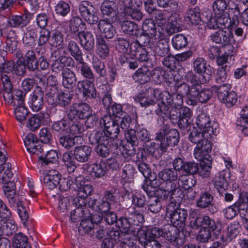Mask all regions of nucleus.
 <instances>
[{
    "mask_svg": "<svg viewBox=\"0 0 248 248\" xmlns=\"http://www.w3.org/2000/svg\"><path fill=\"white\" fill-rule=\"evenodd\" d=\"M1 183L4 185L3 186V192L8 199L10 206L14 210H17L22 223L24 227H26L29 218V213L24 202L19 198V195L16 193V186L15 183L12 179H10V181L8 180L5 183Z\"/></svg>",
    "mask_w": 248,
    "mask_h": 248,
    "instance_id": "obj_1",
    "label": "nucleus"
},
{
    "mask_svg": "<svg viewBox=\"0 0 248 248\" xmlns=\"http://www.w3.org/2000/svg\"><path fill=\"white\" fill-rule=\"evenodd\" d=\"M156 143L152 142L151 146L154 149H159L162 153L167 152L170 146H177L180 140V135L176 129L170 128L168 124H164L158 132L155 139Z\"/></svg>",
    "mask_w": 248,
    "mask_h": 248,
    "instance_id": "obj_2",
    "label": "nucleus"
},
{
    "mask_svg": "<svg viewBox=\"0 0 248 248\" xmlns=\"http://www.w3.org/2000/svg\"><path fill=\"white\" fill-rule=\"evenodd\" d=\"M52 131L59 133H68L73 136L80 134L84 131L82 123L74 118L63 117L58 121H54L51 125Z\"/></svg>",
    "mask_w": 248,
    "mask_h": 248,
    "instance_id": "obj_3",
    "label": "nucleus"
},
{
    "mask_svg": "<svg viewBox=\"0 0 248 248\" xmlns=\"http://www.w3.org/2000/svg\"><path fill=\"white\" fill-rule=\"evenodd\" d=\"M169 118L173 124H176L181 130H185L191 123L192 111L187 107H171Z\"/></svg>",
    "mask_w": 248,
    "mask_h": 248,
    "instance_id": "obj_4",
    "label": "nucleus"
},
{
    "mask_svg": "<svg viewBox=\"0 0 248 248\" xmlns=\"http://www.w3.org/2000/svg\"><path fill=\"white\" fill-rule=\"evenodd\" d=\"M166 214L168 215L172 225L179 227H184L187 217V211L179 207L175 200H171L166 207Z\"/></svg>",
    "mask_w": 248,
    "mask_h": 248,
    "instance_id": "obj_5",
    "label": "nucleus"
},
{
    "mask_svg": "<svg viewBox=\"0 0 248 248\" xmlns=\"http://www.w3.org/2000/svg\"><path fill=\"white\" fill-rule=\"evenodd\" d=\"M172 93L168 91H162L159 89L156 88L154 91V98L156 101H160L157 103V108L155 112L158 116H160L163 113L166 114L168 112L169 109L173 105Z\"/></svg>",
    "mask_w": 248,
    "mask_h": 248,
    "instance_id": "obj_6",
    "label": "nucleus"
},
{
    "mask_svg": "<svg viewBox=\"0 0 248 248\" xmlns=\"http://www.w3.org/2000/svg\"><path fill=\"white\" fill-rule=\"evenodd\" d=\"M200 163L194 161H186L184 172L187 175H194L198 174L202 178L208 177L211 173L212 166L210 163L200 160Z\"/></svg>",
    "mask_w": 248,
    "mask_h": 248,
    "instance_id": "obj_7",
    "label": "nucleus"
},
{
    "mask_svg": "<svg viewBox=\"0 0 248 248\" xmlns=\"http://www.w3.org/2000/svg\"><path fill=\"white\" fill-rule=\"evenodd\" d=\"M154 90H156V88L149 87L139 92L133 97V99L136 103H139L142 108H149L151 113L155 111L156 108V107L154 108H153L155 106H157V101L152 98V97H154Z\"/></svg>",
    "mask_w": 248,
    "mask_h": 248,
    "instance_id": "obj_8",
    "label": "nucleus"
},
{
    "mask_svg": "<svg viewBox=\"0 0 248 248\" xmlns=\"http://www.w3.org/2000/svg\"><path fill=\"white\" fill-rule=\"evenodd\" d=\"M196 124L199 129L207 133V137L213 138V136H217L219 132L218 124L212 122L209 115L205 112H202L198 115Z\"/></svg>",
    "mask_w": 248,
    "mask_h": 248,
    "instance_id": "obj_9",
    "label": "nucleus"
},
{
    "mask_svg": "<svg viewBox=\"0 0 248 248\" xmlns=\"http://www.w3.org/2000/svg\"><path fill=\"white\" fill-rule=\"evenodd\" d=\"M210 37L213 42L222 46L232 45L236 42L232 29H219L211 34Z\"/></svg>",
    "mask_w": 248,
    "mask_h": 248,
    "instance_id": "obj_10",
    "label": "nucleus"
},
{
    "mask_svg": "<svg viewBox=\"0 0 248 248\" xmlns=\"http://www.w3.org/2000/svg\"><path fill=\"white\" fill-rule=\"evenodd\" d=\"M209 138H204L196 145L194 150V156L199 160H202L212 166V157L209 154L212 150V142Z\"/></svg>",
    "mask_w": 248,
    "mask_h": 248,
    "instance_id": "obj_11",
    "label": "nucleus"
},
{
    "mask_svg": "<svg viewBox=\"0 0 248 248\" xmlns=\"http://www.w3.org/2000/svg\"><path fill=\"white\" fill-rule=\"evenodd\" d=\"M163 230V236L166 237L173 246L180 248L184 244L186 238L182 233L181 234L178 226L169 224L165 226Z\"/></svg>",
    "mask_w": 248,
    "mask_h": 248,
    "instance_id": "obj_12",
    "label": "nucleus"
},
{
    "mask_svg": "<svg viewBox=\"0 0 248 248\" xmlns=\"http://www.w3.org/2000/svg\"><path fill=\"white\" fill-rule=\"evenodd\" d=\"M189 226L193 229L202 227L211 230L212 232L217 230L219 232V226H221V223L219 221L215 222L209 216L203 215L193 218L189 223Z\"/></svg>",
    "mask_w": 248,
    "mask_h": 248,
    "instance_id": "obj_13",
    "label": "nucleus"
},
{
    "mask_svg": "<svg viewBox=\"0 0 248 248\" xmlns=\"http://www.w3.org/2000/svg\"><path fill=\"white\" fill-rule=\"evenodd\" d=\"M79 13L84 20L88 24L95 25L100 20L95 7L88 1H83L78 6Z\"/></svg>",
    "mask_w": 248,
    "mask_h": 248,
    "instance_id": "obj_14",
    "label": "nucleus"
},
{
    "mask_svg": "<svg viewBox=\"0 0 248 248\" xmlns=\"http://www.w3.org/2000/svg\"><path fill=\"white\" fill-rule=\"evenodd\" d=\"M193 71L202 77V81L205 83L212 78L213 67L202 57H197L193 62Z\"/></svg>",
    "mask_w": 248,
    "mask_h": 248,
    "instance_id": "obj_15",
    "label": "nucleus"
},
{
    "mask_svg": "<svg viewBox=\"0 0 248 248\" xmlns=\"http://www.w3.org/2000/svg\"><path fill=\"white\" fill-rule=\"evenodd\" d=\"M46 96L47 98V100H55L52 105L55 106H59L63 108H67L71 107V104L73 98V94L68 91H61L58 92L56 98H55L54 93L51 92L46 93Z\"/></svg>",
    "mask_w": 248,
    "mask_h": 248,
    "instance_id": "obj_16",
    "label": "nucleus"
},
{
    "mask_svg": "<svg viewBox=\"0 0 248 248\" xmlns=\"http://www.w3.org/2000/svg\"><path fill=\"white\" fill-rule=\"evenodd\" d=\"M94 82V80H81L77 82V88L82 93L83 100L99 97V93H97Z\"/></svg>",
    "mask_w": 248,
    "mask_h": 248,
    "instance_id": "obj_17",
    "label": "nucleus"
},
{
    "mask_svg": "<svg viewBox=\"0 0 248 248\" xmlns=\"http://www.w3.org/2000/svg\"><path fill=\"white\" fill-rule=\"evenodd\" d=\"M147 202L148 210L154 214L159 213L162 208L163 202L167 200V195L162 189L158 190L148 197Z\"/></svg>",
    "mask_w": 248,
    "mask_h": 248,
    "instance_id": "obj_18",
    "label": "nucleus"
},
{
    "mask_svg": "<svg viewBox=\"0 0 248 248\" xmlns=\"http://www.w3.org/2000/svg\"><path fill=\"white\" fill-rule=\"evenodd\" d=\"M92 112V109L89 105L86 103H79L72 105L66 111V114L69 115L70 118L85 120Z\"/></svg>",
    "mask_w": 248,
    "mask_h": 248,
    "instance_id": "obj_19",
    "label": "nucleus"
},
{
    "mask_svg": "<svg viewBox=\"0 0 248 248\" xmlns=\"http://www.w3.org/2000/svg\"><path fill=\"white\" fill-rule=\"evenodd\" d=\"M33 13L25 9L23 13L12 14L7 18V24L13 28H22L28 25L32 18Z\"/></svg>",
    "mask_w": 248,
    "mask_h": 248,
    "instance_id": "obj_20",
    "label": "nucleus"
},
{
    "mask_svg": "<svg viewBox=\"0 0 248 248\" xmlns=\"http://www.w3.org/2000/svg\"><path fill=\"white\" fill-rule=\"evenodd\" d=\"M50 122L49 114L42 111L31 117L28 120L26 126L30 130L34 131L39 129L42 124L47 125Z\"/></svg>",
    "mask_w": 248,
    "mask_h": 248,
    "instance_id": "obj_21",
    "label": "nucleus"
},
{
    "mask_svg": "<svg viewBox=\"0 0 248 248\" xmlns=\"http://www.w3.org/2000/svg\"><path fill=\"white\" fill-rule=\"evenodd\" d=\"M242 192L239 194L238 200L233 204L226 207L222 210L224 217L229 220L232 219L238 214L240 216V213L244 210L246 207V204L245 200H243Z\"/></svg>",
    "mask_w": 248,
    "mask_h": 248,
    "instance_id": "obj_22",
    "label": "nucleus"
},
{
    "mask_svg": "<svg viewBox=\"0 0 248 248\" xmlns=\"http://www.w3.org/2000/svg\"><path fill=\"white\" fill-rule=\"evenodd\" d=\"M100 124L103 125V130H105L110 138L118 137L120 131V126L112 116L105 115L100 120Z\"/></svg>",
    "mask_w": 248,
    "mask_h": 248,
    "instance_id": "obj_23",
    "label": "nucleus"
},
{
    "mask_svg": "<svg viewBox=\"0 0 248 248\" xmlns=\"http://www.w3.org/2000/svg\"><path fill=\"white\" fill-rule=\"evenodd\" d=\"M103 19L115 22L117 17L118 11L116 4L112 0H105L100 7Z\"/></svg>",
    "mask_w": 248,
    "mask_h": 248,
    "instance_id": "obj_24",
    "label": "nucleus"
},
{
    "mask_svg": "<svg viewBox=\"0 0 248 248\" xmlns=\"http://www.w3.org/2000/svg\"><path fill=\"white\" fill-rule=\"evenodd\" d=\"M97 216H94L92 217L91 214L89 212V214H87L82 219L80 222L79 226L78 227L79 232L82 234L87 233L89 234L91 236L94 234L95 226L99 225V223H97Z\"/></svg>",
    "mask_w": 248,
    "mask_h": 248,
    "instance_id": "obj_25",
    "label": "nucleus"
},
{
    "mask_svg": "<svg viewBox=\"0 0 248 248\" xmlns=\"http://www.w3.org/2000/svg\"><path fill=\"white\" fill-rule=\"evenodd\" d=\"M29 51L33 72H39L40 71L39 68L43 71L48 69L49 62L46 56L41 55L40 57L37 58L34 49H29Z\"/></svg>",
    "mask_w": 248,
    "mask_h": 248,
    "instance_id": "obj_26",
    "label": "nucleus"
},
{
    "mask_svg": "<svg viewBox=\"0 0 248 248\" xmlns=\"http://www.w3.org/2000/svg\"><path fill=\"white\" fill-rule=\"evenodd\" d=\"M44 90L40 86H36L31 94V107L32 110L37 112L44 106Z\"/></svg>",
    "mask_w": 248,
    "mask_h": 248,
    "instance_id": "obj_27",
    "label": "nucleus"
},
{
    "mask_svg": "<svg viewBox=\"0 0 248 248\" xmlns=\"http://www.w3.org/2000/svg\"><path fill=\"white\" fill-rule=\"evenodd\" d=\"M130 5L124 8V15L133 20L140 21L143 17V14L139 8L142 5V1L140 0H131Z\"/></svg>",
    "mask_w": 248,
    "mask_h": 248,
    "instance_id": "obj_28",
    "label": "nucleus"
},
{
    "mask_svg": "<svg viewBox=\"0 0 248 248\" xmlns=\"http://www.w3.org/2000/svg\"><path fill=\"white\" fill-rule=\"evenodd\" d=\"M30 59V52L28 50L25 52L24 61L17 60L15 63L14 71L16 75L23 76L25 75L27 70L29 72H33Z\"/></svg>",
    "mask_w": 248,
    "mask_h": 248,
    "instance_id": "obj_29",
    "label": "nucleus"
},
{
    "mask_svg": "<svg viewBox=\"0 0 248 248\" xmlns=\"http://www.w3.org/2000/svg\"><path fill=\"white\" fill-rule=\"evenodd\" d=\"M92 148L87 145L77 146L73 151L75 159L80 163L88 162L91 157Z\"/></svg>",
    "mask_w": 248,
    "mask_h": 248,
    "instance_id": "obj_30",
    "label": "nucleus"
},
{
    "mask_svg": "<svg viewBox=\"0 0 248 248\" xmlns=\"http://www.w3.org/2000/svg\"><path fill=\"white\" fill-rule=\"evenodd\" d=\"M111 22L107 19H100L97 23L98 29L99 30L101 36L105 39L112 38L116 34V30L112 25Z\"/></svg>",
    "mask_w": 248,
    "mask_h": 248,
    "instance_id": "obj_31",
    "label": "nucleus"
},
{
    "mask_svg": "<svg viewBox=\"0 0 248 248\" xmlns=\"http://www.w3.org/2000/svg\"><path fill=\"white\" fill-rule=\"evenodd\" d=\"M24 142L27 151L30 153L38 155L43 151L37 137L33 134H28L26 136Z\"/></svg>",
    "mask_w": 248,
    "mask_h": 248,
    "instance_id": "obj_32",
    "label": "nucleus"
},
{
    "mask_svg": "<svg viewBox=\"0 0 248 248\" xmlns=\"http://www.w3.org/2000/svg\"><path fill=\"white\" fill-rule=\"evenodd\" d=\"M119 64L125 68L135 70L139 66V62L133 53L127 52L119 55L118 60Z\"/></svg>",
    "mask_w": 248,
    "mask_h": 248,
    "instance_id": "obj_33",
    "label": "nucleus"
},
{
    "mask_svg": "<svg viewBox=\"0 0 248 248\" xmlns=\"http://www.w3.org/2000/svg\"><path fill=\"white\" fill-rule=\"evenodd\" d=\"M62 174L56 170H52L45 175L41 182L50 189L58 187Z\"/></svg>",
    "mask_w": 248,
    "mask_h": 248,
    "instance_id": "obj_34",
    "label": "nucleus"
},
{
    "mask_svg": "<svg viewBox=\"0 0 248 248\" xmlns=\"http://www.w3.org/2000/svg\"><path fill=\"white\" fill-rule=\"evenodd\" d=\"M178 179L182 183L183 188L188 190L187 197L191 200L196 197V192L193 190L194 187L197 182V180L194 177H189L188 175H181L178 178Z\"/></svg>",
    "mask_w": 248,
    "mask_h": 248,
    "instance_id": "obj_35",
    "label": "nucleus"
},
{
    "mask_svg": "<svg viewBox=\"0 0 248 248\" xmlns=\"http://www.w3.org/2000/svg\"><path fill=\"white\" fill-rule=\"evenodd\" d=\"M230 176V172L228 170H224L219 172L218 175L215 177L214 184L218 192L227 189Z\"/></svg>",
    "mask_w": 248,
    "mask_h": 248,
    "instance_id": "obj_36",
    "label": "nucleus"
},
{
    "mask_svg": "<svg viewBox=\"0 0 248 248\" xmlns=\"http://www.w3.org/2000/svg\"><path fill=\"white\" fill-rule=\"evenodd\" d=\"M78 36L80 44L83 49L88 52L93 51L94 47L93 34L89 31H80Z\"/></svg>",
    "mask_w": 248,
    "mask_h": 248,
    "instance_id": "obj_37",
    "label": "nucleus"
},
{
    "mask_svg": "<svg viewBox=\"0 0 248 248\" xmlns=\"http://www.w3.org/2000/svg\"><path fill=\"white\" fill-rule=\"evenodd\" d=\"M109 43L101 35L96 36V46L97 54L102 60H105L108 57L110 52Z\"/></svg>",
    "mask_w": 248,
    "mask_h": 248,
    "instance_id": "obj_38",
    "label": "nucleus"
},
{
    "mask_svg": "<svg viewBox=\"0 0 248 248\" xmlns=\"http://www.w3.org/2000/svg\"><path fill=\"white\" fill-rule=\"evenodd\" d=\"M186 21L189 22L193 26L199 25L198 29H202V26L205 29L204 25H202V20L201 17L200 10L199 7L188 9L186 14Z\"/></svg>",
    "mask_w": 248,
    "mask_h": 248,
    "instance_id": "obj_39",
    "label": "nucleus"
},
{
    "mask_svg": "<svg viewBox=\"0 0 248 248\" xmlns=\"http://www.w3.org/2000/svg\"><path fill=\"white\" fill-rule=\"evenodd\" d=\"M158 178L163 183V187L166 188L169 183H174L178 178V173L171 168L163 169L158 172Z\"/></svg>",
    "mask_w": 248,
    "mask_h": 248,
    "instance_id": "obj_40",
    "label": "nucleus"
},
{
    "mask_svg": "<svg viewBox=\"0 0 248 248\" xmlns=\"http://www.w3.org/2000/svg\"><path fill=\"white\" fill-rule=\"evenodd\" d=\"M136 39L135 41H132L131 47L135 49L138 47H147L148 49L151 48L153 45L151 42V37L147 33L142 32L140 34L139 32L138 35L135 36Z\"/></svg>",
    "mask_w": 248,
    "mask_h": 248,
    "instance_id": "obj_41",
    "label": "nucleus"
},
{
    "mask_svg": "<svg viewBox=\"0 0 248 248\" xmlns=\"http://www.w3.org/2000/svg\"><path fill=\"white\" fill-rule=\"evenodd\" d=\"M76 65L77 72L84 78L83 80H95L94 73L89 64L83 60H80Z\"/></svg>",
    "mask_w": 248,
    "mask_h": 248,
    "instance_id": "obj_42",
    "label": "nucleus"
},
{
    "mask_svg": "<svg viewBox=\"0 0 248 248\" xmlns=\"http://www.w3.org/2000/svg\"><path fill=\"white\" fill-rule=\"evenodd\" d=\"M37 38V29L32 27L29 28L26 32H24L22 38V42L24 47H29L30 49H33L36 45Z\"/></svg>",
    "mask_w": 248,
    "mask_h": 248,
    "instance_id": "obj_43",
    "label": "nucleus"
},
{
    "mask_svg": "<svg viewBox=\"0 0 248 248\" xmlns=\"http://www.w3.org/2000/svg\"><path fill=\"white\" fill-rule=\"evenodd\" d=\"M214 197L209 191L202 190L196 202V205L200 209H206L213 206Z\"/></svg>",
    "mask_w": 248,
    "mask_h": 248,
    "instance_id": "obj_44",
    "label": "nucleus"
},
{
    "mask_svg": "<svg viewBox=\"0 0 248 248\" xmlns=\"http://www.w3.org/2000/svg\"><path fill=\"white\" fill-rule=\"evenodd\" d=\"M62 77V85L67 89H73L76 85L77 78L76 73L71 69H66L64 72L61 73Z\"/></svg>",
    "mask_w": 248,
    "mask_h": 248,
    "instance_id": "obj_45",
    "label": "nucleus"
},
{
    "mask_svg": "<svg viewBox=\"0 0 248 248\" xmlns=\"http://www.w3.org/2000/svg\"><path fill=\"white\" fill-rule=\"evenodd\" d=\"M110 137L106 134L105 130L93 132L89 136V141L92 145L108 144Z\"/></svg>",
    "mask_w": 248,
    "mask_h": 248,
    "instance_id": "obj_46",
    "label": "nucleus"
},
{
    "mask_svg": "<svg viewBox=\"0 0 248 248\" xmlns=\"http://www.w3.org/2000/svg\"><path fill=\"white\" fill-rule=\"evenodd\" d=\"M155 56L164 58L171 53L169 42L166 40H160L154 46L153 50Z\"/></svg>",
    "mask_w": 248,
    "mask_h": 248,
    "instance_id": "obj_47",
    "label": "nucleus"
},
{
    "mask_svg": "<svg viewBox=\"0 0 248 248\" xmlns=\"http://www.w3.org/2000/svg\"><path fill=\"white\" fill-rule=\"evenodd\" d=\"M61 134L60 136H58V142L59 144L64 149L70 150L78 143V137L73 136L68 133L66 135Z\"/></svg>",
    "mask_w": 248,
    "mask_h": 248,
    "instance_id": "obj_48",
    "label": "nucleus"
},
{
    "mask_svg": "<svg viewBox=\"0 0 248 248\" xmlns=\"http://www.w3.org/2000/svg\"><path fill=\"white\" fill-rule=\"evenodd\" d=\"M241 225L238 221L232 222L228 227L227 236L225 237L223 235H221L220 240L223 242L231 241L239 233Z\"/></svg>",
    "mask_w": 248,
    "mask_h": 248,
    "instance_id": "obj_49",
    "label": "nucleus"
},
{
    "mask_svg": "<svg viewBox=\"0 0 248 248\" xmlns=\"http://www.w3.org/2000/svg\"><path fill=\"white\" fill-rule=\"evenodd\" d=\"M26 93L20 90L15 89L13 91L12 93L7 94L8 100L6 101L9 104L13 106L24 105V98Z\"/></svg>",
    "mask_w": 248,
    "mask_h": 248,
    "instance_id": "obj_50",
    "label": "nucleus"
},
{
    "mask_svg": "<svg viewBox=\"0 0 248 248\" xmlns=\"http://www.w3.org/2000/svg\"><path fill=\"white\" fill-rule=\"evenodd\" d=\"M121 29L125 34L135 36L140 32L138 25L132 21L125 20L121 22Z\"/></svg>",
    "mask_w": 248,
    "mask_h": 248,
    "instance_id": "obj_51",
    "label": "nucleus"
},
{
    "mask_svg": "<svg viewBox=\"0 0 248 248\" xmlns=\"http://www.w3.org/2000/svg\"><path fill=\"white\" fill-rule=\"evenodd\" d=\"M151 77V73L147 67L139 68L132 76L134 80L140 84L148 82Z\"/></svg>",
    "mask_w": 248,
    "mask_h": 248,
    "instance_id": "obj_52",
    "label": "nucleus"
},
{
    "mask_svg": "<svg viewBox=\"0 0 248 248\" xmlns=\"http://www.w3.org/2000/svg\"><path fill=\"white\" fill-rule=\"evenodd\" d=\"M167 84L170 87V92H176L183 96L189 93L190 86L186 83H179L173 80L167 81Z\"/></svg>",
    "mask_w": 248,
    "mask_h": 248,
    "instance_id": "obj_53",
    "label": "nucleus"
},
{
    "mask_svg": "<svg viewBox=\"0 0 248 248\" xmlns=\"http://www.w3.org/2000/svg\"><path fill=\"white\" fill-rule=\"evenodd\" d=\"M66 50L76 61L78 62L80 60H83L82 50L77 42L74 40L69 41L68 43Z\"/></svg>",
    "mask_w": 248,
    "mask_h": 248,
    "instance_id": "obj_54",
    "label": "nucleus"
},
{
    "mask_svg": "<svg viewBox=\"0 0 248 248\" xmlns=\"http://www.w3.org/2000/svg\"><path fill=\"white\" fill-rule=\"evenodd\" d=\"M207 133L203 130L198 129L195 127H193L192 129L190 130L188 136V140L193 144H197L202 140L204 138H211V137H207Z\"/></svg>",
    "mask_w": 248,
    "mask_h": 248,
    "instance_id": "obj_55",
    "label": "nucleus"
},
{
    "mask_svg": "<svg viewBox=\"0 0 248 248\" xmlns=\"http://www.w3.org/2000/svg\"><path fill=\"white\" fill-rule=\"evenodd\" d=\"M187 36L183 33L174 35L171 40L173 48L176 50L186 48L188 45Z\"/></svg>",
    "mask_w": 248,
    "mask_h": 248,
    "instance_id": "obj_56",
    "label": "nucleus"
},
{
    "mask_svg": "<svg viewBox=\"0 0 248 248\" xmlns=\"http://www.w3.org/2000/svg\"><path fill=\"white\" fill-rule=\"evenodd\" d=\"M163 230L158 227H152L148 229L146 231H143L139 234V237H142L145 240H156L160 236H163Z\"/></svg>",
    "mask_w": 248,
    "mask_h": 248,
    "instance_id": "obj_57",
    "label": "nucleus"
},
{
    "mask_svg": "<svg viewBox=\"0 0 248 248\" xmlns=\"http://www.w3.org/2000/svg\"><path fill=\"white\" fill-rule=\"evenodd\" d=\"M97 216V223H102L108 225H116L119 215H117L115 212L111 210L106 213H103L102 215Z\"/></svg>",
    "mask_w": 248,
    "mask_h": 248,
    "instance_id": "obj_58",
    "label": "nucleus"
},
{
    "mask_svg": "<svg viewBox=\"0 0 248 248\" xmlns=\"http://www.w3.org/2000/svg\"><path fill=\"white\" fill-rule=\"evenodd\" d=\"M240 4L234 0H230L228 1L227 10L229 14L232 16V21L234 24L236 21H238L241 11Z\"/></svg>",
    "mask_w": 248,
    "mask_h": 248,
    "instance_id": "obj_59",
    "label": "nucleus"
},
{
    "mask_svg": "<svg viewBox=\"0 0 248 248\" xmlns=\"http://www.w3.org/2000/svg\"><path fill=\"white\" fill-rule=\"evenodd\" d=\"M80 181L77 178L75 179L76 184L77 186V195L80 197L89 198V196L90 195L93 191V187L91 185L85 184V181H82L80 183Z\"/></svg>",
    "mask_w": 248,
    "mask_h": 248,
    "instance_id": "obj_60",
    "label": "nucleus"
},
{
    "mask_svg": "<svg viewBox=\"0 0 248 248\" xmlns=\"http://www.w3.org/2000/svg\"><path fill=\"white\" fill-rule=\"evenodd\" d=\"M111 205L103 199L100 201L93 199L92 201L91 208L98 213H100L101 215L103 213L111 210Z\"/></svg>",
    "mask_w": 248,
    "mask_h": 248,
    "instance_id": "obj_61",
    "label": "nucleus"
},
{
    "mask_svg": "<svg viewBox=\"0 0 248 248\" xmlns=\"http://www.w3.org/2000/svg\"><path fill=\"white\" fill-rule=\"evenodd\" d=\"M240 117L236 122V124L240 126L242 132L248 133V106H245L240 113Z\"/></svg>",
    "mask_w": 248,
    "mask_h": 248,
    "instance_id": "obj_62",
    "label": "nucleus"
},
{
    "mask_svg": "<svg viewBox=\"0 0 248 248\" xmlns=\"http://www.w3.org/2000/svg\"><path fill=\"white\" fill-rule=\"evenodd\" d=\"M131 201L135 209H142L147 202L145 195L141 191H136L133 193L131 195Z\"/></svg>",
    "mask_w": 248,
    "mask_h": 248,
    "instance_id": "obj_63",
    "label": "nucleus"
},
{
    "mask_svg": "<svg viewBox=\"0 0 248 248\" xmlns=\"http://www.w3.org/2000/svg\"><path fill=\"white\" fill-rule=\"evenodd\" d=\"M13 246L16 248H31L28 241L27 236L22 232L15 234L13 239Z\"/></svg>",
    "mask_w": 248,
    "mask_h": 248,
    "instance_id": "obj_64",
    "label": "nucleus"
}]
</instances>
